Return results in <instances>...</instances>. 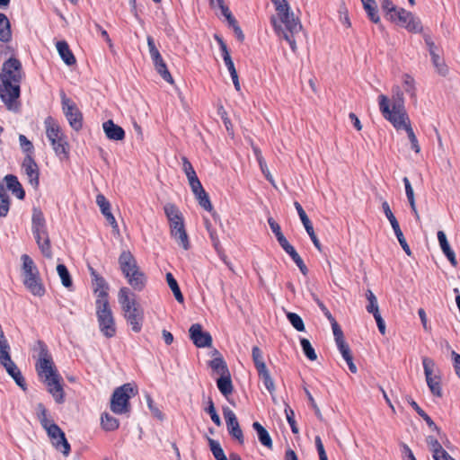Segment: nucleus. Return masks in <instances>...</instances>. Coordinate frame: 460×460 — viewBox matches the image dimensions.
<instances>
[{"label":"nucleus","instance_id":"1","mask_svg":"<svg viewBox=\"0 0 460 460\" xmlns=\"http://www.w3.org/2000/svg\"><path fill=\"white\" fill-rule=\"evenodd\" d=\"M22 78V64L18 59L11 58L3 64L0 74V98L11 111L16 112L20 109Z\"/></svg>","mask_w":460,"mask_h":460},{"label":"nucleus","instance_id":"2","mask_svg":"<svg viewBox=\"0 0 460 460\" xmlns=\"http://www.w3.org/2000/svg\"><path fill=\"white\" fill-rule=\"evenodd\" d=\"M36 370L39 376L48 387L58 403L64 402V390L62 386V376L55 367L51 355L45 347L41 348L39 353V359L36 364Z\"/></svg>","mask_w":460,"mask_h":460},{"label":"nucleus","instance_id":"3","mask_svg":"<svg viewBox=\"0 0 460 460\" xmlns=\"http://www.w3.org/2000/svg\"><path fill=\"white\" fill-rule=\"evenodd\" d=\"M392 100L385 94L378 96L379 110L384 118L388 120L395 128H399L408 120V115L404 108L403 93L396 85L392 89Z\"/></svg>","mask_w":460,"mask_h":460},{"label":"nucleus","instance_id":"4","mask_svg":"<svg viewBox=\"0 0 460 460\" xmlns=\"http://www.w3.org/2000/svg\"><path fill=\"white\" fill-rule=\"evenodd\" d=\"M279 20L284 25L278 24L273 21V25L279 36L287 40L293 52L296 50L295 35L302 30V24L298 18L295 17L293 11L289 8L287 12L282 11L277 13Z\"/></svg>","mask_w":460,"mask_h":460},{"label":"nucleus","instance_id":"5","mask_svg":"<svg viewBox=\"0 0 460 460\" xmlns=\"http://www.w3.org/2000/svg\"><path fill=\"white\" fill-rule=\"evenodd\" d=\"M21 260L22 261V276L24 286L33 296H43L46 289L33 260L27 254L22 255Z\"/></svg>","mask_w":460,"mask_h":460},{"label":"nucleus","instance_id":"6","mask_svg":"<svg viewBox=\"0 0 460 460\" xmlns=\"http://www.w3.org/2000/svg\"><path fill=\"white\" fill-rule=\"evenodd\" d=\"M164 213L170 222L171 235L179 246L184 250L190 248V242L188 234L184 228L183 217L178 208L172 204L167 203L164 205Z\"/></svg>","mask_w":460,"mask_h":460},{"label":"nucleus","instance_id":"7","mask_svg":"<svg viewBox=\"0 0 460 460\" xmlns=\"http://www.w3.org/2000/svg\"><path fill=\"white\" fill-rule=\"evenodd\" d=\"M31 231L43 256L52 258V251L44 215L40 209L34 208L31 217Z\"/></svg>","mask_w":460,"mask_h":460},{"label":"nucleus","instance_id":"8","mask_svg":"<svg viewBox=\"0 0 460 460\" xmlns=\"http://www.w3.org/2000/svg\"><path fill=\"white\" fill-rule=\"evenodd\" d=\"M31 231L43 256L52 258V251L44 215L40 209L34 208L31 217Z\"/></svg>","mask_w":460,"mask_h":460},{"label":"nucleus","instance_id":"9","mask_svg":"<svg viewBox=\"0 0 460 460\" xmlns=\"http://www.w3.org/2000/svg\"><path fill=\"white\" fill-rule=\"evenodd\" d=\"M46 136L51 144L55 154L62 158H66L68 155V144L66 137L58 121L49 116L44 120Z\"/></svg>","mask_w":460,"mask_h":460},{"label":"nucleus","instance_id":"10","mask_svg":"<svg viewBox=\"0 0 460 460\" xmlns=\"http://www.w3.org/2000/svg\"><path fill=\"white\" fill-rule=\"evenodd\" d=\"M136 394L137 390L128 383L116 388L111 399V411L120 415L129 413L131 411L129 400Z\"/></svg>","mask_w":460,"mask_h":460},{"label":"nucleus","instance_id":"11","mask_svg":"<svg viewBox=\"0 0 460 460\" xmlns=\"http://www.w3.org/2000/svg\"><path fill=\"white\" fill-rule=\"evenodd\" d=\"M99 329L106 338L116 334V324L109 301H95Z\"/></svg>","mask_w":460,"mask_h":460},{"label":"nucleus","instance_id":"12","mask_svg":"<svg viewBox=\"0 0 460 460\" xmlns=\"http://www.w3.org/2000/svg\"><path fill=\"white\" fill-rule=\"evenodd\" d=\"M422 366L427 385L433 395L441 397L442 388L440 385L439 370L435 361L428 357L422 358Z\"/></svg>","mask_w":460,"mask_h":460},{"label":"nucleus","instance_id":"13","mask_svg":"<svg viewBox=\"0 0 460 460\" xmlns=\"http://www.w3.org/2000/svg\"><path fill=\"white\" fill-rule=\"evenodd\" d=\"M10 350V345L6 346L5 349H0V364L5 368L8 375L13 378L17 385L25 390L24 378L16 364L12 360Z\"/></svg>","mask_w":460,"mask_h":460},{"label":"nucleus","instance_id":"14","mask_svg":"<svg viewBox=\"0 0 460 460\" xmlns=\"http://www.w3.org/2000/svg\"><path fill=\"white\" fill-rule=\"evenodd\" d=\"M391 18L397 19L399 24L411 32L419 33L422 31L420 20L403 8H399L394 15H391Z\"/></svg>","mask_w":460,"mask_h":460},{"label":"nucleus","instance_id":"15","mask_svg":"<svg viewBox=\"0 0 460 460\" xmlns=\"http://www.w3.org/2000/svg\"><path fill=\"white\" fill-rule=\"evenodd\" d=\"M49 437L52 440L53 446L63 453L64 456H68L70 453V445L67 442L65 433L55 423H52L45 428Z\"/></svg>","mask_w":460,"mask_h":460},{"label":"nucleus","instance_id":"16","mask_svg":"<svg viewBox=\"0 0 460 460\" xmlns=\"http://www.w3.org/2000/svg\"><path fill=\"white\" fill-rule=\"evenodd\" d=\"M62 109L65 116L66 117L70 126L79 130L82 128V114L76 108L75 104L68 99L65 94L62 95Z\"/></svg>","mask_w":460,"mask_h":460},{"label":"nucleus","instance_id":"17","mask_svg":"<svg viewBox=\"0 0 460 460\" xmlns=\"http://www.w3.org/2000/svg\"><path fill=\"white\" fill-rule=\"evenodd\" d=\"M190 338L198 348H208L212 344L209 332L203 331L201 324L194 323L189 330Z\"/></svg>","mask_w":460,"mask_h":460},{"label":"nucleus","instance_id":"18","mask_svg":"<svg viewBox=\"0 0 460 460\" xmlns=\"http://www.w3.org/2000/svg\"><path fill=\"white\" fill-rule=\"evenodd\" d=\"M224 418L226 420V423L227 426V429L229 434L235 439L238 440L240 444L243 443V431L240 428L239 422L234 412L229 409L228 407L224 408L223 410Z\"/></svg>","mask_w":460,"mask_h":460},{"label":"nucleus","instance_id":"19","mask_svg":"<svg viewBox=\"0 0 460 460\" xmlns=\"http://www.w3.org/2000/svg\"><path fill=\"white\" fill-rule=\"evenodd\" d=\"M29 183L36 189L39 186V168L31 155H28L22 164Z\"/></svg>","mask_w":460,"mask_h":460},{"label":"nucleus","instance_id":"20","mask_svg":"<svg viewBox=\"0 0 460 460\" xmlns=\"http://www.w3.org/2000/svg\"><path fill=\"white\" fill-rule=\"evenodd\" d=\"M123 314L127 323L130 325L131 329L135 332H139L142 329L144 313L140 305L130 308L128 311L124 310Z\"/></svg>","mask_w":460,"mask_h":460},{"label":"nucleus","instance_id":"21","mask_svg":"<svg viewBox=\"0 0 460 460\" xmlns=\"http://www.w3.org/2000/svg\"><path fill=\"white\" fill-rule=\"evenodd\" d=\"M118 301L121 305L122 311L140 305L137 301L136 294L127 287H122L118 293Z\"/></svg>","mask_w":460,"mask_h":460},{"label":"nucleus","instance_id":"22","mask_svg":"<svg viewBox=\"0 0 460 460\" xmlns=\"http://www.w3.org/2000/svg\"><path fill=\"white\" fill-rule=\"evenodd\" d=\"M119 265L124 277L140 269L137 260L129 251H122L119 257Z\"/></svg>","mask_w":460,"mask_h":460},{"label":"nucleus","instance_id":"23","mask_svg":"<svg viewBox=\"0 0 460 460\" xmlns=\"http://www.w3.org/2000/svg\"><path fill=\"white\" fill-rule=\"evenodd\" d=\"M93 278V291L96 295V301H109L108 285L103 278L100 277L93 268L90 269Z\"/></svg>","mask_w":460,"mask_h":460},{"label":"nucleus","instance_id":"24","mask_svg":"<svg viewBox=\"0 0 460 460\" xmlns=\"http://www.w3.org/2000/svg\"><path fill=\"white\" fill-rule=\"evenodd\" d=\"M125 279L134 291L141 292L146 288L147 277L140 269L125 276Z\"/></svg>","mask_w":460,"mask_h":460},{"label":"nucleus","instance_id":"25","mask_svg":"<svg viewBox=\"0 0 460 460\" xmlns=\"http://www.w3.org/2000/svg\"><path fill=\"white\" fill-rule=\"evenodd\" d=\"M102 128L106 137L110 140L119 141L125 137L124 129L120 126L115 124L111 119L105 121L102 124Z\"/></svg>","mask_w":460,"mask_h":460},{"label":"nucleus","instance_id":"26","mask_svg":"<svg viewBox=\"0 0 460 460\" xmlns=\"http://www.w3.org/2000/svg\"><path fill=\"white\" fill-rule=\"evenodd\" d=\"M57 50L62 58V60L66 64L67 66L75 65L76 60L72 53V51L69 49V46L66 41L60 40L56 43Z\"/></svg>","mask_w":460,"mask_h":460},{"label":"nucleus","instance_id":"27","mask_svg":"<svg viewBox=\"0 0 460 460\" xmlns=\"http://www.w3.org/2000/svg\"><path fill=\"white\" fill-rule=\"evenodd\" d=\"M4 181L6 183L7 189L12 191V193L16 196L19 199H23L25 196L24 190L22 186L18 181V178L13 174H7L4 177Z\"/></svg>","mask_w":460,"mask_h":460},{"label":"nucleus","instance_id":"28","mask_svg":"<svg viewBox=\"0 0 460 460\" xmlns=\"http://www.w3.org/2000/svg\"><path fill=\"white\" fill-rule=\"evenodd\" d=\"M252 428L257 432L260 442L269 449L272 448V439L266 429L258 421L253 422Z\"/></svg>","mask_w":460,"mask_h":460},{"label":"nucleus","instance_id":"29","mask_svg":"<svg viewBox=\"0 0 460 460\" xmlns=\"http://www.w3.org/2000/svg\"><path fill=\"white\" fill-rule=\"evenodd\" d=\"M217 385L218 390L225 397L230 395L233 393V385L230 373L219 376V378L217 380Z\"/></svg>","mask_w":460,"mask_h":460},{"label":"nucleus","instance_id":"30","mask_svg":"<svg viewBox=\"0 0 460 460\" xmlns=\"http://www.w3.org/2000/svg\"><path fill=\"white\" fill-rule=\"evenodd\" d=\"M364 10L367 13V17L371 22L379 23L380 17L378 15L377 6L375 0H361Z\"/></svg>","mask_w":460,"mask_h":460},{"label":"nucleus","instance_id":"31","mask_svg":"<svg viewBox=\"0 0 460 460\" xmlns=\"http://www.w3.org/2000/svg\"><path fill=\"white\" fill-rule=\"evenodd\" d=\"M431 60L432 64L436 68L438 74L442 76H446L448 74V67L446 65L444 59L438 55V53L435 50L431 51Z\"/></svg>","mask_w":460,"mask_h":460},{"label":"nucleus","instance_id":"32","mask_svg":"<svg viewBox=\"0 0 460 460\" xmlns=\"http://www.w3.org/2000/svg\"><path fill=\"white\" fill-rule=\"evenodd\" d=\"M11 36L10 22L5 14L0 13V40L8 42Z\"/></svg>","mask_w":460,"mask_h":460},{"label":"nucleus","instance_id":"33","mask_svg":"<svg viewBox=\"0 0 460 460\" xmlns=\"http://www.w3.org/2000/svg\"><path fill=\"white\" fill-rule=\"evenodd\" d=\"M165 278H166L167 284H168L169 288H171L172 292L173 293L175 299L179 303H183V301H184L183 295H182V293L180 289V287L177 283V280L175 279L173 275L171 272H167Z\"/></svg>","mask_w":460,"mask_h":460},{"label":"nucleus","instance_id":"34","mask_svg":"<svg viewBox=\"0 0 460 460\" xmlns=\"http://www.w3.org/2000/svg\"><path fill=\"white\" fill-rule=\"evenodd\" d=\"M101 424L106 431H113L119 426L118 419L106 412L102 414Z\"/></svg>","mask_w":460,"mask_h":460},{"label":"nucleus","instance_id":"35","mask_svg":"<svg viewBox=\"0 0 460 460\" xmlns=\"http://www.w3.org/2000/svg\"><path fill=\"white\" fill-rule=\"evenodd\" d=\"M402 128H404L407 135H408V137H409V140L411 142V149L415 151V153H420V146L419 145V142H418V139L413 132V129L411 127L410 125V120H405L404 121V124L402 125L398 129H402Z\"/></svg>","mask_w":460,"mask_h":460},{"label":"nucleus","instance_id":"36","mask_svg":"<svg viewBox=\"0 0 460 460\" xmlns=\"http://www.w3.org/2000/svg\"><path fill=\"white\" fill-rule=\"evenodd\" d=\"M211 369L219 376H225L229 372L226 363L222 358H216L209 362Z\"/></svg>","mask_w":460,"mask_h":460},{"label":"nucleus","instance_id":"37","mask_svg":"<svg viewBox=\"0 0 460 460\" xmlns=\"http://www.w3.org/2000/svg\"><path fill=\"white\" fill-rule=\"evenodd\" d=\"M10 208V199L6 190L0 184V217L7 216Z\"/></svg>","mask_w":460,"mask_h":460},{"label":"nucleus","instance_id":"38","mask_svg":"<svg viewBox=\"0 0 460 460\" xmlns=\"http://www.w3.org/2000/svg\"><path fill=\"white\" fill-rule=\"evenodd\" d=\"M366 298L368 302L367 305L366 306L367 311L369 314H372L373 316L380 314L376 296L370 289L367 290Z\"/></svg>","mask_w":460,"mask_h":460},{"label":"nucleus","instance_id":"39","mask_svg":"<svg viewBox=\"0 0 460 460\" xmlns=\"http://www.w3.org/2000/svg\"><path fill=\"white\" fill-rule=\"evenodd\" d=\"M155 68L156 72L162 76L164 80L168 82L169 84H173V78L167 69V66L164 59H160L159 61L154 62Z\"/></svg>","mask_w":460,"mask_h":460},{"label":"nucleus","instance_id":"40","mask_svg":"<svg viewBox=\"0 0 460 460\" xmlns=\"http://www.w3.org/2000/svg\"><path fill=\"white\" fill-rule=\"evenodd\" d=\"M411 406L416 411V412L425 420L427 425L434 431L438 432L439 428L435 424L431 418L418 405L415 401L410 402Z\"/></svg>","mask_w":460,"mask_h":460},{"label":"nucleus","instance_id":"41","mask_svg":"<svg viewBox=\"0 0 460 460\" xmlns=\"http://www.w3.org/2000/svg\"><path fill=\"white\" fill-rule=\"evenodd\" d=\"M211 7L219 8L222 12V14L226 18L229 23H234L235 19L232 15L228 7L224 4V0H208Z\"/></svg>","mask_w":460,"mask_h":460},{"label":"nucleus","instance_id":"42","mask_svg":"<svg viewBox=\"0 0 460 460\" xmlns=\"http://www.w3.org/2000/svg\"><path fill=\"white\" fill-rule=\"evenodd\" d=\"M57 271L61 279L62 285L67 288H71L73 282L67 268L64 264H58L57 266Z\"/></svg>","mask_w":460,"mask_h":460},{"label":"nucleus","instance_id":"43","mask_svg":"<svg viewBox=\"0 0 460 460\" xmlns=\"http://www.w3.org/2000/svg\"><path fill=\"white\" fill-rule=\"evenodd\" d=\"M252 360L255 365V367L257 369V372H260V371L267 368V367L264 363V360H263L262 352L258 347L255 346L252 348Z\"/></svg>","mask_w":460,"mask_h":460},{"label":"nucleus","instance_id":"44","mask_svg":"<svg viewBox=\"0 0 460 460\" xmlns=\"http://www.w3.org/2000/svg\"><path fill=\"white\" fill-rule=\"evenodd\" d=\"M258 375H259L260 378L262 380L263 385L266 387V389L269 391V393L271 395H273V394L275 392V385H274V381L271 378L268 368L258 372Z\"/></svg>","mask_w":460,"mask_h":460},{"label":"nucleus","instance_id":"45","mask_svg":"<svg viewBox=\"0 0 460 460\" xmlns=\"http://www.w3.org/2000/svg\"><path fill=\"white\" fill-rule=\"evenodd\" d=\"M294 206L296 208V210L297 211V214L299 216V218L305 229L306 232H310L311 229H313V225L307 217L306 213L305 212L304 208L300 205L299 202L295 201Z\"/></svg>","mask_w":460,"mask_h":460},{"label":"nucleus","instance_id":"46","mask_svg":"<svg viewBox=\"0 0 460 460\" xmlns=\"http://www.w3.org/2000/svg\"><path fill=\"white\" fill-rule=\"evenodd\" d=\"M300 344L305 357L311 361L316 360L317 355L310 341L305 338H302L300 340Z\"/></svg>","mask_w":460,"mask_h":460},{"label":"nucleus","instance_id":"47","mask_svg":"<svg viewBox=\"0 0 460 460\" xmlns=\"http://www.w3.org/2000/svg\"><path fill=\"white\" fill-rule=\"evenodd\" d=\"M382 209H383L386 218L390 222L393 230L400 227V225H399L396 217H394V213L392 212L387 201L385 200L382 202Z\"/></svg>","mask_w":460,"mask_h":460},{"label":"nucleus","instance_id":"48","mask_svg":"<svg viewBox=\"0 0 460 460\" xmlns=\"http://www.w3.org/2000/svg\"><path fill=\"white\" fill-rule=\"evenodd\" d=\"M209 447L214 457L217 460H228L224 453V450L222 449L220 444L217 441L214 439H209Z\"/></svg>","mask_w":460,"mask_h":460},{"label":"nucleus","instance_id":"49","mask_svg":"<svg viewBox=\"0 0 460 460\" xmlns=\"http://www.w3.org/2000/svg\"><path fill=\"white\" fill-rule=\"evenodd\" d=\"M287 318L288 319L289 323L292 324V326L298 332H304L305 331V324L302 320V318L296 313H288Z\"/></svg>","mask_w":460,"mask_h":460},{"label":"nucleus","instance_id":"50","mask_svg":"<svg viewBox=\"0 0 460 460\" xmlns=\"http://www.w3.org/2000/svg\"><path fill=\"white\" fill-rule=\"evenodd\" d=\"M37 413H38V418L40 420V422L41 424V426L45 429L46 427H48L49 425L54 423L52 420H50L49 418H48V414H47V410L46 408L43 406V404L40 403L38 404L37 406Z\"/></svg>","mask_w":460,"mask_h":460},{"label":"nucleus","instance_id":"51","mask_svg":"<svg viewBox=\"0 0 460 460\" xmlns=\"http://www.w3.org/2000/svg\"><path fill=\"white\" fill-rule=\"evenodd\" d=\"M147 46L150 53L151 59L154 62L159 61L160 59H163L159 50L155 47V40L151 36L147 37Z\"/></svg>","mask_w":460,"mask_h":460},{"label":"nucleus","instance_id":"52","mask_svg":"<svg viewBox=\"0 0 460 460\" xmlns=\"http://www.w3.org/2000/svg\"><path fill=\"white\" fill-rule=\"evenodd\" d=\"M403 85L405 92L410 94L411 98H415L416 93H415V81L414 79L409 75H403Z\"/></svg>","mask_w":460,"mask_h":460},{"label":"nucleus","instance_id":"53","mask_svg":"<svg viewBox=\"0 0 460 460\" xmlns=\"http://www.w3.org/2000/svg\"><path fill=\"white\" fill-rule=\"evenodd\" d=\"M200 207H202L205 210L211 212L213 210L212 204L210 202L209 197L206 191L203 193L194 195Z\"/></svg>","mask_w":460,"mask_h":460},{"label":"nucleus","instance_id":"54","mask_svg":"<svg viewBox=\"0 0 460 460\" xmlns=\"http://www.w3.org/2000/svg\"><path fill=\"white\" fill-rule=\"evenodd\" d=\"M216 40L217 41L220 50L222 52V57L224 59L225 64L233 62L232 58L229 54L228 49L223 39L217 35L215 36Z\"/></svg>","mask_w":460,"mask_h":460},{"label":"nucleus","instance_id":"55","mask_svg":"<svg viewBox=\"0 0 460 460\" xmlns=\"http://www.w3.org/2000/svg\"><path fill=\"white\" fill-rule=\"evenodd\" d=\"M285 413H286L287 420H288V424L290 425L292 432L294 434H297L298 428H297L296 420H295L294 411L288 405H287L285 408Z\"/></svg>","mask_w":460,"mask_h":460},{"label":"nucleus","instance_id":"56","mask_svg":"<svg viewBox=\"0 0 460 460\" xmlns=\"http://www.w3.org/2000/svg\"><path fill=\"white\" fill-rule=\"evenodd\" d=\"M394 234H395L400 245L402 246V250L405 252V253L407 255L410 256L411 254V251L406 242V239L404 238V235L401 230V228L398 227L396 229H394Z\"/></svg>","mask_w":460,"mask_h":460},{"label":"nucleus","instance_id":"57","mask_svg":"<svg viewBox=\"0 0 460 460\" xmlns=\"http://www.w3.org/2000/svg\"><path fill=\"white\" fill-rule=\"evenodd\" d=\"M96 203L99 206L102 215H106V213L111 212V204L108 199L102 194H98L96 196Z\"/></svg>","mask_w":460,"mask_h":460},{"label":"nucleus","instance_id":"58","mask_svg":"<svg viewBox=\"0 0 460 460\" xmlns=\"http://www.w3.org/2000/svg\"><path fill=\"white\" fill-rule=\"evenodd\" d=\"M427 444L428 446L429 447V448L432 450L433 452V456L438 455V454H444L442 451H444L442 446L440 445V443L438 441L437 438H435L434 437H428L427 438Z\"/></svg>","mask_w":460,"mask_h":460},{"label":"nucleus","instance_id":"59","mask_svg":"<svg viewBox=\"0 0 460 460\" xmlns=\"http://www.w3.org/2000/svg\"><path fill=\"white\" fill-rule=\"evenodd\" d=\"M402 181L404 183L405 193H406V197L409 201L410 207H413L414 203H415V197H414V191L411 187V184L407 177H404L402 179Z\"/></svg>","mask_w":460,"mask_h":460},{"label":"nucleus","instance_id":"60","mask_svg":"<svg viewBox=\"0 0 460 460\" xmlns=\"http://www.w3.org/2000/svg\"><path fill=\"white\" fill-rule=\"evenodd\" d=\"M207 412L210 415V418H211L212 421L217 426H220L221 425L220 417H219V415L216 411V409H215V406H214V403H213L212 400H209V402H208V406L207 408Z\"/></svg>","mask_w":460,"mask_h":460},{"label":"nucleus","instance_id":"61","mask_svg":"<svg viewBox=\"0 0 460 460\" xmlns=\"http://www.w3.org/2000/svg\"><path fill=\"white\" fill-rule=\"evenodd\" d=\"M268 223L271 231L275 234L278 241L280 240V238L285 237L281 232L280 226L272 217L268 218Z\"/></svg>","mask_w":460,"mask_h":460},{"label":"nucleus","instance_id":"62","mask_svg":"<svg viewBox=\"0 0 460 460\" xmlns=\"http://www.w3.org/2000/svg\"><path fill=\"white\" fill-rule=\"evenodd\" d=\"M336 344L345 341L343 332L336 321L331 323Z\"/></svg>","mask_w":460,"mask_h":460},{"label":"nucleus","instance_id":"63","mask_svg":"<svg viewBox=\"0 0 460 460\" xmlns=\"http://www.w3.org/2000/svg\"><path fill=\"white\" fill-rule=\"evenodd\" d=\"M282 249L291 257L293 254L297 252L295 248L288 243L286 237L280 238L278 241Z\"/></svg>","mask_w":460,"mask_h":460},{"label":"nucleus","instance_id":"64","mask_svg":"<svg viewBox=\"0 0 460 460\" xmlns=\"http://www.w3.org/2000/svg\"><path fill=\"white\" fill-rule=\"evenodd\" d=\"M344 360L352 358L351 351L346 341L336 344Z\"/></svg>","mask_w":460,"mask_h":460}]
</instances>
